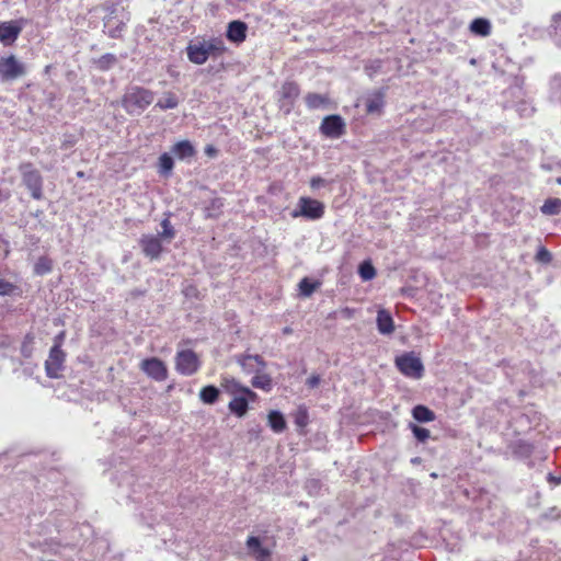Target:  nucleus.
<instances>
[{"label": "nucleus", "mask_w": 561, "mask_h": 561, "mask_svg": "<svg viewBox=\"0 0 561 561\" xmlns=\"http://www.w3.org/2000/svg\"><path fill=\"white\" fill-rule=\"evenodd\" d=\"M156 93L141 85L129 84L122 95L121 105L130 116L141 115L154 101Z\"/></svg>", "instance_id": "f257e3e1"}, {"label": "nucleus", "mask_w": 561, "mask_h": 561, "mask_svg": "<svg viewBox=\"0 0 561 561\" xmlns=\"http://www.w3.org/2000/svg\"><path fill=\"white\" fill-rule=\"evenodd\" d=\"M187 59L195 65H204L209 58H219L227 47L220 37H211L208 41H191L185 48Z\"/></svg>", "instance_id": "f03ea898"}, {"label": "nucleus", "mask_w": 561, "mask_h": 561, "mask_svg": "<svg viewBox=\"0 0 561 561\" xmlns=\"http://www.w3.org/2000/svg\"><path fill=\"white\" fill-rule=\"evenodd\" d=\"M18 170L21 175L22 184L27 188L32 198L36 201L42 199L44 197V179L41 172L34 167L32 162L20 163Z\"/></svg>", "instance_id": "7ed1b4c3"}, {"label": "nucleus", "mask_w": 561, "mask_h": 561, "mask_svg": "<svg viewBox=\"0 0 561 561\" xmlns=\"http://www.w3.org/2000/svg\"><path fill=\"white\" fill-rule=\"evenodd\" d=\"M28 72L26 64L21 61L15 55L0 57V82L12 83Z\"/></svg>", "instance_id": "20e7f679"}, {"label": "nucleus", "mask_w": 561, "mask_h": 561, "mask_svg": "<svg viewBox=\"0 0 561 561\" xmlns=\"http://www.w3.org/2000/svg\"><path fill=\"white\" fill-rule=\"evenodd\" d=\"M398 370L405 377L421 379L424 376V365L414 352H407L396 357Z\"/></svg>", "instance_id": "39448f33"}, {"label": "nucleus", "mask_w": 561, "mask_h": 561, "mask_svg": "<svg viewBox=\"0 0 561 561\" xmlns=\"http://www.w3.org/2000/svg\"><path fill=\"white\" fill-rule=\"evenodd\" d=\"M325 206L314 198L301 196L296 208L290 213L293 218L302 217L307 220H319L324 215Z\"/></svg>", "instance_id": "423d86ee"}, {"label": "nucleus", "mask_w": 561, "mask_h": 561, "mask_svg": "<svg viewBox=\"0 0 561 561\" xmlns=\"http://www.w3.org/2000/svg\"><path fill=\"white\" fill-rule=\"evenodd\" d=\"M319 131L328 139H339L346 133V124L339 114H332L323 117Z\"/></svg>", "instance_id": "0eeeda50"}, {"label": "nucleus", "mask_w": 561, "mask_h": 561, "mask_svg": "<svg viewBox=\"0 0 561 561\" xmlns=\"http://www.w3.org/2000/svg\"><path fill=\"white\" fill-rule=\"evenodd\" d=\"M67 354L58 346H51L48 357L45 360V373L48 378L58 379L61 377V371L65 369Z\"/></svg>", "instance_id": "6e6552de"}, {"label": "nucleus", "mask_w": 561, "mask_h": 561, "mask_svg": "<svg viewBox=\"0 0 561 561\" xmlns=\"http://www.w3.org/2000/svg\"><path fill=\"white\" fill-rule=\"evenodd\" d=\"M201 366L196 353L192 350L179 351L175 355V369L183 376L194 375Z\"/></svg>", "instance_id": "1a4fd4ad"}, {"label": "nucleus", "mask_w": 561, "mask_h": 561, "mask_svg": "<svg viewBox=\"0 0 561 561\" xmlns=\"http://www.w3.org/2000/svg\"><path fill=\"white\" fill-rule=\"evenodd\" d=\"M26 24L25 19H16L0 22V43L8 47L12 46L21 35Z\"/></svg>", "instance_id": "9d476101"}, {"label": "nucleus", "mask_w": 561, "mask_h": 561, "mask_svg": "<svg viewBox=\"0 0 561 561\" xmlns=\"http://www.w3.org/2000/svg\"><path fill=\"white\" fill-rule=\"evenodd\" d=\"M278 94L279 110L283 111L285 115H289L294 110L295 102L300 94L299 85L294 81H285Z\"/></svg>", "instance_id": "9b49d317"}, {"label": "nucleus", "mask_w": 561, "mask_h": 561, "mask_svg": "<svg viewBox=\"0 0 561 561\" xmlns=\"http://www.w3.org/2000/svg\"><path fill=\"white\" fill-rule=\"evenodd\" d=\"M139 245L144 255L151 261L158 260L163 251L162 240L156 234H142Z\"/></svg>", "instance_id": "f8f14e48"}, {"label": "nucleus", "mask_w": 561, "mask_h": 561, "mask_svg": "<svg viewBox=\"0 0 561 561\" xmlns=\"http://www.w3.org/2000/svg\"><path fill=\"white\" fill-rule=\"evenodd\" d=\"M236 362L241 366L245 374L263 373L267 366L265 359L259 355L240 354L236 355Z\"/></svg>", "instance_id": "ddd939ff"}, {"label": "nucleus", "mask_w": 561, "mask_h": 561, "mask_svg": "<svg viewBox=\"0 0 561 561\" xmlns=\"http://www.w3.org/2000/svg\"><path fill=\"white\" fill-rule=\"evenodd\" d=\"M140 367L148 377L156 381H164L168 378V368L165 364L157 357L144 359Z\"/></svg>", "instance_id": "4468645a"}, {"label": "nucleus", "mask_w": 561, "mask_h": 561, "mask_svg": "<svg viewBox=\"0 0 561 561\" xmlns=\"http://www.w3.org/2000/svg\"><path fill=\"white\" fill-rule=\"evenodd\" d=\"M248 24L241 20L230 21L226 30V38L236 45L242 44L247 39Z\"/></svg>", "instance_id": "2eb2a0df"}, {"label": "nucleus", "mask_w": 561, "mask_h": 561, "mask_svg": "<svg viewBox=\"0 0 561 561\" xmlns=\"http://www.w3.org/2000/svg\"><path fill=\"white\" fill-rule=\"evenodd\" d=\"M385 99V89L375 90L369 93L365 99L366 113L381 115L386 105Z\"/></svg>", "instance_id": "dca6fc26"}, {"label": "nucleus", "mask_w": 561, "mask_h": 561, "mask_svg": "<svg viewBox=\"0 0 561 561\" xmlns=\"http://www.w3.org/2000/svg\"><path fill=\"white\" fill-rule=\"evenodd\" d=\"M245 546L250 556L255 561H271L272 551L271 549L262 546L261 539L259 537H248Z\"/></svg>", "instance_id": "f3484780"}, {"label": "nucleus", "mask_w": 561, "mask_h": 561, "mask_svg": "<svg viewBox=\"0 0 561 561\" xmlns=\"http://www.w3.org/2000/svg\"><path fill=\"white\" fill-rule=\"evenodd\" d=\"M222 386L225 390L230 393L232 397L239 396V394H245L248 398L252 399V402H255L259 399V396L251 390L249 387H245L241 385L238 380L234 378H225Z\"/></svg>", "instance_id": "a211bd4d"}, {"label": "nucleus", "mask_w": 561, "mask_h": 561, "mask_svg": "<svg viewBox=\"0 0 561 561\" xmlns=\"http://www.w3.org/2000/svg\"><path fill=\"white\" fill-rule=\"evenodd\" d=\"M538 420L537 412L529 409L525 412H519L513 417L516 431L526 432L531 428V424Z\"/></svg>", "instance_id": "6ab92c4d"}, {"label": "nucleus", "mask_w": 561, "mask_h": 561, "mask_svg": "<svg viewBox=\"0 0 561 561\" xmlns=\"http://www.w3.org/2000/svg\"><path fill=\"white\" fill-rule=\"evenodd\" d=\"M250 402H252V399L248 398V396L243 393L234 396L229 402L228 409L237 417H243L249 410Z\"/></svg>", "instance_id": "aec40b11"}, {"label": "nucleus", "mask_w": 561, "mask_h": 561, "mask_svg": "<svg viewBox=\"0 0 561 561\" xmlns=\"http://www.w3.org/2000/svg\"><path fill=\"white\" fill-rule=\"evenodd\" d=\"M125 28V23L122 20H118L114 16L104 18V30L103 32L107 34L111 38H121L123 35V31Z\"/></svg>", "instance_id": "412c9836"}, {"label": "nucleus", "mask_w": 561, "mask_h": 561, "mask_svg": "<svg viewBox=\"0 0 561 561\" xmlns=\"http://www.w3.org/2000/svg\"><path fill=\"white\" fill-rule=\"evenodd\" d=\"M171 152L180 160L191 159L196 154L195 147L190 140H180L173 145Z\"/></svg>", "instance_id": "4be33fe9"}, {"label": "nucleus", "mask_w": 561, "mask_h": 561, "mask_svg": "<svg viewBox=\"0 0 561 561\" xmlns=\"http://www.w3.org/2000/svg\"><path fill=\"white\" fill-rule=\"evenodd\" d=\"M511 449L515 457L527 459L533 455L535 446L530 442L517 439L511 444Z\"/></svg>", "instance_id": "5701e85b"}, {"label": "nucleus", "mask_w": 561, "mask_h": 561, "mask_svg": "<svg viewBox=\"0 0 561 561\" xmlns=\"http://www.w3.org/2000/svg\"><path fill=\"white\" fill-rule=\"evenodd\" d=\"M377 329L381 334H391L394 331V322L389 311L381 309L377 313Z\"/></svg>", "instance_id": "b1692460"}, {"label": "nucleus", "mask_w": 561, "mask_h": 561, "mask_svg": "<svg viewBox=\"0 0 561 561\" xmlns=\"http://www.w3.org/2000/svg\"><path fill=\"white\" fill-rule=\"evenodd\" d=\"M469 30L472 34L481 37L489 36L491 34V22L485 18H476L471 21Z\"/></svg>", "instance_id": "393cba45"}, {"label": "nucleus", "mask_w": 561, "mask_h": 561, "mask_svg": "<svg viewBox=\"0 0 561 561\" xmlns=\"http://www.w3.org/2000/svg\"><path fill=\"white\" fill-rule=\"evenodd\" d=\"M306 105L309 110L327 108L330 104L328 95L310 92L305 96Z\"/></svg>", "instance_id": "a878e982"}, {"label": "nucleus", "mask_w": 561, "mask_h": 561, "mask_svg": "<svg viewBox=\"0 0 561 561\" xmlns=\"http://www.w3.org/2000/svg\"><path fill=\"white\" fill-rule=\"evenodd\" d=\"M412 416L419 423L433 422L436 419V414L428 407L424 404H417L412 409Z\"/></svg>", "instance_id": "bb28decb"}, {"label": "nucleus", "mask_w": 561, "mask_h": 561, "mask_svg": "<svg viewBox=\"0 0 561 561\" xmlns=\"http://www.w3.org/2000/svg\"><path fill=\"white\" fill-rule=\"evenodd\" d=\"M251 385L256 388L261 389L265 392H270L273 389V379L268 374L259 373L251 379Z\"/></svg>", "instance_id": "cd10ccee"}, {"label": "nucleus", "mask_w": 561, "mask_h": 561, "mask_svg": "<svg viewBox=\"0 0 561 561\" xmlns=\"http://www.w3.org/2000/svg\"><path fill=\"white\" fill-rule=\"evenodd\" d=\"M220 391L214 385H207L199 391V399L205 404H214L218 401Z\"/></svg>", "instance_id": "c85d7f7f"}, {"label": "nucleus", "mask_w": 561, "mask_h": 561, "mask_svg": "<svg viewBox=\"0 0 561 561\" xmlns=\"http://www.w3.org/2000/svg\"><path fill=\"white\" fill-rule=\"evenodd\" d=\"M268 426L275 433H282L286 428V420L282 412L273 410L268 413Z\"/></svg>", "instance_id": "c756f323"}, {"label": "nucleus", "mask_w": 561, "mask_h": 561, "mask_svg": "<svg viewBox=\"0 0 561 561\" xmlns=\"http://www.w3.org/2000/svg\"><path fill=\"white\" fill-rule=\"evenodd\" d=\"M180 104V100L178 98V95L173 92H165L163 94V96L158 100V102L156 103V107H158L159 110L161 111H167V110H173V108H176Z\"/></svg>", "instance_id": "7c9ffc66"}, {"label": "nucleus", "mask_w": 561, "mask_h": 561, "mask_svg": "<svg viewBox=\"0 0 561 561\" xmlns=\"http://www.w3.org/2000/svg\"><path fill=\"white\" fill-rule=\"evenodd\" d=\"M117 57L114 54L106 53L93 60L94 66L100 71H108L117 64Z\"/></svg>", "instance_id": "2f4dec72"}, {"label": "nucleus", "mask_w": 561, "mask_h": 561, "mask_svg": "<svg viewBox=\"0 0 561 561\" xmlns=\"http://www.w3.org/2000/svg\"><path fill=\"white\" fill-rule=\"evenodd\" d=\"M540 211L547 216H554L561 211V199L557 197H550L545 201L540 207Z\"/></svg>", "instance_id": "473e14b6"}, {"label": "nucleus", "mask_w": 561, "mask_h": 561, "mask_svg": "<svg viewBox=\"0 0 561 561\" xmlns=\"http://www.w3.org/2000/svg\"><path fill=\"white\" fill-rule=\"evenodd\" d=\"M158 168H159L158 171H159L160 175L169 176L172 173V170L174 168V160H173L172 156L168 152L162 153L159 157Z\"/></svg>", "instance_id": "72a5a7b5"}, {"label": "nucleus", "mask_w": 561, "mask_h": 561, "mask_svg": "<svg viewBox=\"0 0 561 561\" xmlns=\"http://www.w3.org/2000/svg\"><path fill=\"white\" fill-rule=\"evenodd\" d=\"M0 296H22V289L19 285L0 276Z\"/></svg>", "instance_id": "f704fd0d"}, {"label": "nucleus", "mask_w": 561, "mask_h": 561, "mask_svg": "<svg viewBox=\"0 0 561 561\" xmlns=\"http://www.w3.org/2000/svg\"><path fill=\"white\" fill-rule=\"evenodd\" d=\"M224 207V199L220 197H215L209 201V203L205 206V213L207 218H217L221 214V208Z\"/></svg>", "instance_id": "c9c22d12"}, {"label": "nucleus", "mask_w": 561, "mask_h": 561, "mask_svg": "<svg viewBox=\"0 0 561 561\" xmlns=\"http://www.w3.org/2000/svg\"><path fill=\"white\" fill-rule=\"evenodd\" d=\"M319 286V282H314L308 277H304L298 284L300 296H311Z\"/></svg>", "instance_id": "e433bc0d"}, {"label": "nucleus", "mask_w": 561, "mask_h": 561, "mask_svg": "<svg viewBox=\"0 0 561 561\" xmlns=\"http://www.w3.org/2000/svg\"><path fill=\"white\" fill-rule=\"evenodd\" d=\"M53 270V261L47 256H41L34 264V274L43 276Z\"/></svg>", "instance_id": "4c0bfd02"}, {"label": "nucleus", "mask_w": 561, "mask_h": 561, "mask_svg": "<svg viewBox=\"0 0 561 561\" xmlns=\"http://www.w3.org/2000/svg\"><path fill=\"white\" fill-rule=\"evenodd\" d=\"M358 275L364 282L370 280L376 276V268L369 260H365L359 264Z\"/></svg>", "instance_id": "58836bf2"}, {"label": "nucleus", "mask_w": 561, "mask_h": 561, "mask_svg": "<svg viewBox=\"0 0 561 561\" xmlns=\"http://www.w3.org/2000/svg\"><path fill=\"white\" fill-rule=\"evenodd\" d=\"M169 217L170 214H168L167 217L160 224L162 230L157 236H159L161 240L164 239L171 241L175 237V229L172 226Z\"/></svg>", "instance_id": "ea45409f"}, {"label": "nucleus", "mask_w": 561, "mask_h": 561, "mask_svg": "<svg viewBox=\"0 0 561 561\" xmlns=\"http://www.w3.org/2000/svg\"><path fill=\"white\" fill-rule=\"evenodd\" d=\"M34 340L35 337L32 333H27L24 335L20 347L21 355L24 358H30L33 355Z\"/></svg>", "instance_id": "a19ab883"}, {"label": "nucleus", "mask_w": 561, "mask_h": 561, "mask_svg": "<svg viewBox=\"0 0 561 561\" xmlns=\"http://www.w3.org/2000/svg\"><path fill=\"white\" fill-rule=\"evenodd\" d=\"M552 31H550V36L553 42L561 47V13H556L552 16Z\"/></svg>", "instance_id": "79ce46f5"}, {"label": "nucleus", "mask_w": 561, "mask_h": 561, "mask_svg": "<svg viewBox=\"0 0 561 561\" xmlns=\"http://www.w3.org/2000/svg\"><path fill=\"white\" fill-rule=\"evenodd\" d=\"M294 423L299 428H305L309 423V413L305 407H299L294 414Z\"/></svg>", "instance_id": "37998d69"}, {"label": "nucleus", "mask_w": 561, "mask_h": 561, "mask_svg": "<svg viewBox=\"0 0 561 561\" xmlns=\"http://www.w3.org/2000/svg\"><path fill=\"white\" fill-rule=\"evenodd\" d=\"M323 483L319 479H308L305 483V490L309 495L318 496L321 494Z\"/></svg>", "instance_id": "c03bdc74"}, {"label": "nucleus", "mask_w": 561, "mask_h": 561, "mask_svg": "<svg viewBox=\"0 0 561 561\" xmlns=\"http://www.w3.org/2000/svg\"><path fill=\"white\" fill-rule=\"evenodd\" d=\"M409 427L411 428L413 436L419 443H425L431 437V432L425 427L414 423H410Z\"/></svg>", "instance_id": "a18cd8bd"}, {"label": "nucleus", "mask_w": 561, "mask_h": 561, "mask_svg": "<svg viewBox=\"0 0 561 561\" xmlns=\"http://www.w3.org/2000/svg\"><path fill=\"white\" fill-rule=\"evenodd\" d=\"M535 260L542 264H549L552 261V254L546 247H539Z\"/></svg>", "instance_id": "49530a36"}, {"label": "nucleus", "mask_w": 561, "mask_h": 561, "mask_svg": "<svg viewBox=\"0 0 561 561\" xmlns=\"http://www.w3.org/2000/svg\"><path fill=\"white\" fill-rule=\"evenodd\" d=\"M77 144V138L71 134H65L64 139L61 141L60 148L62 150H68L72 148Z\"/></svg>", "instance_id": "de8ad7c7"}, {"label": "nucleus", "mask_w": 561, "mask_h": 561, "mask_svg": "<svg viewBox=\"0 0 561 561\" xmlns=\"http://www.w3.org/2000/svg\"><path fill=\"white\" fill-rule=\"evenodd\" d=\"M330 182L321 176H312L310 180V187L312 190H319L327 186Z\"/></svg>", "instance_id": "09e8293b"}, {"label": "nucleus", "mask_w": 561, "mask_h": 561, "mask_svg": "<svg viewBox=\"0 0 561 561\" xmlns=\"http://www.w3.org/2000/svg\"><path fill=\"white\" fill-rule=\"evenodd\" d=\"M517 111L519 112L520 116H529L534 112V108L528 106L527 103L522 102L518 104Z\"/></svg>", "instance_id": "8fccbe9b"}, {"label": "nucleus", "mask_w": 561, "mask_h": 561, "mask_svg": "<svg viewBox=\"0 0 561 561\" xmlns=\"http://www.w3.org/2000/svg\"><path fill=\"white\" fill-rule=\"evenodd\" d=\"M321 381V378L319 375H311L307 380H306V385L310 388V389H313L316 387L319 386Z\"/></svg>", "instance_id": "3c124183"}, {"label": "nucleus", "mask_w": 561, "mask_h": 561, "mask_svg": "<svg viewBox=\"0 0 561 561\" xmlns=\"http://www.w3.org/2000/svg\"><path fill=\"white\" fill-rule=\"evenodd\" d=\"M146 500L147 502L145 503V508L148 511H152L153 508L151 506L158 500V495L156 493H148Z\"/></svg>", "instance_id": "603ef678"}, {"label": "nucleus", "mask_w": 561, "mask_h": 561, "mask_svg": "<svg viewBox=\"0 0 561 561\" xmlns=\"http://www.w3.org/2000/svg\"><path fill=\"white\" fill-rule=\"evenodd\" d=\"M66 337V332L60 331L55 337H54V344L53 346H58L59 348H62V344Z\"/></svg>", "instance_id": "864d4df0"}, {"label": "nucleus", "mask_w": 561, "mask_h": 561, "mask_svg": "<svg viewBox=\"0 0 561 561\" xmlns=\"http://www.w3.org/2000/svg\"><path fill=\"white\" fill-rule=\"evenodd\" d=\"M204 152L206 156L215 158L218 154V149L214 145H207Z\"/></svg>", "instance_id": "5fc2aeb1"}, {"label": "nucleus", "mask_w": 561, "mask_h": 561, "mask_svg": "<svg viewBox=\"0 0 561 561\" xmlns=\"http://www.w3.org/2000/svg\"><path fill=\"white\" fill-rule=\"evenodd\" d=\"M547 480H548V482L556 484V485L561 484V477H557L551 472H549L547 474Z\"/></svg>", "instance_id": "6e6d98bb"}, {"label": "nucleus", "mask_w": 561, "mask_h": 561, "mask_svg": "<svg viewBox=\"0 0 561 561\" xmlns=\"http://www.w3.org/2000/svg\"><path fill=\"white\" fill-rule=\"evenodd\" d=\"M129 497L131 499V501L136 503H142V497L138 494V491L136 489H133Z\"/></svg>", "instance_id": "4d7b16f0"}, {"label": "nucleus", "mask_w": 561, "mask_h": 561, "mask_svg": "<svg viewBox=\"0 0 561 561\" xmlns=\"http://www.w3.org/2000/svg\"><path fill=\"white\" fill-rule=\"evenodd\" d=\"M551 87L552 89H561V77L554 76L551 80Z\"/></svg>", "instance_id": "13d9d810"}, {"label": "nucleus", "mask_w": 561, "mask_h": 561, "mask_svg": "<svg viewBox=\"0 0 561 561\" xmlns=\"http://www.w3.org/2000/svg\"><path fill=\"white\" fill-rule=\"evenodd\" d=\"M411 462L413 465H419L421 462V458L420 457H414V458L411 459Z\"/></svg>", "instance_id": "bf43d9fd"}, {"label": "nucleus", "mask_w": 561, "mask_h": 561, "mask_svg": "<svg viewBox=\"0 0 561 561\" xmlns=\"http://www.w3.org/2000/svg\"><path fill=\"white\" fill-rule=\"evenodd\" d=\"M541 168H542V169H546V170H551V169H552V165H551V164H549V163L543 162V163L541 164Z\"/></svg>", "instance_id": "052dcab7"}, {"label": "nucleus", "mask_w": 561, "mask_h": 561, "mask_svg": "<svg viewBox=\"0 0 561 561\" xmlns=\"http://www.w3.org/2000/svg\"><path fill=\"white\" fill-rule=\"evenodd\" d=\"M158 516H162V514L157 512L154 515L150 516V518H151L153 522H157V520H158Z\"/></svg>", "instance_id": "680f3d73"}, {"label": "nucleus", "mask_w": 561, "mask_h": 561, "mask_svg": "<svg viewBox=\"0 0 561 561\" xmlns=\"http://www.w3.org/2000/svg\"><path fill=\"white\" fill-rule=\"evenodd\" d=\"M343 312H344L345 314H347V317H351V314H352V310H351L350 308H345V309L343 310Z\"/></svg>", "instance_id": "e2e57ef3"}, {"label": "nucleus", "mask_w": 561, "mask_h": 561, "mask_svg": "<svg viewBox=\"0 0 561 561\" xmlns=\"http://www.w3.org/2000/svg\"><path fill=\"white\" fill-rule=\"evenodd\" d=\"M77 176L78 178H84V172L83 171H78L77 172Z\"/></svg>", "instance_id": "0e129e2a"}, {"label": "nucleus", "mask_w": 561, "mask_h": 561, "mask_svg": "<svg viewBox=\"0 0 561 561\" xmlns=\"http://www.w3.org/2000/svg\"><path fill=\"white\" fill-rule=\"evenodd\" d=\"M556 183H557V184H559V185H561V176H559V178H557V179H556Z\"/></svg>", "instance_id": "69168bd1"}]
</instances>
